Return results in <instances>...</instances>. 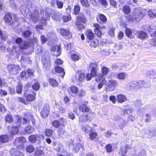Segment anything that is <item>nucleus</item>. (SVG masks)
<instances>
[{
    "instance_id": "nucleus-1",
    "label": "nucleus",
    "mask_w": 156,
    "mask_h": 156,
    "mask_svg": "<svg viewBox=\"0 0 156 156\" xmlns=\"http://www.w3.org/2000/svg\"><path fill=\"white\" fill-rule=\"evenodd\" d=\"M141 10H134L130 15L125 16L129 21H139L144 17V15L141 12Z\"/></svg>"
},
{
    "instance_id": "nucleus-2",
    "label": "nucleus",
    "mask_w": 156,
    "mask_h": 156,
    "mask_svg": "<svg viewBox=\"0 0 156 156\" xmlns=\"http://www.w3.org/2000/svg\"><path fill=\"white\" fill-rule=\"evenodd\" d=\"M105 85L107 91H112L115 89V87L118 85V83L116 80H109L107 82L105 81Z\"/></svg>"
},
{
    "instance_id": "nucleus-3",
    "label": "nucleus",
    "mask_w": 156,
    "mask_h": 156,
    "mask_svg": "<svg viewBox=\"0 0 156 156\" xmlns=\"http://www.w3.org/2000/svg\"><path fill=\"white\" fill-rule=\"evenodd\" d=\"M7 69L13 75H16L21 70L20 66L18 65H10L7 66Z\"/></svg>"
},
{
    "instance_id": "nucleus-4",
    "label": "nucleus",
    "mask_w": 156,
    "mask_h": 156,
    "mask_svg": "<svg viewBox=\"0 0 156 156\" xmlns=\"http://www.w3.org/2000/svg\"><path fill=\"white\" fill-rule=\"evenodd\" d=\"M113 120L117 122L120 129H122L126 125V122L122 118L118 115H115L114 117Z\"/></svg>"
},
{
    "instance_id": "nucleus-5",
    "label": "nucleus",
    "mask_w": 156,
    "mask_h": 156,
    "mask_svg": "<svg viewBox=\"0 0 156 156\" xmlns=\"http://www.w3.org/2000/svg\"><path fill=\"white\" fill-rule=\"evenodd\" d=\"M30 12L31 16L29 14V16L27 17V15L26 18H28L29 19L31 18L34 23L38 22L39 20V14L38 10H32Z\"/></svg>"
},
{
    "instance_id": "nucleus-6",
    "label": "nucleus",
    "mask_w": 156,
    "mask_h": 156,
    "mask_svg": "<svg viewBox=\"0 0 156 156\" xmlns=\"http://www.w3.org/2000/svg\"><path fill=\"white\" fill-rule=\"evenodd\" d=\"M50 111L49 106L48 104H45L44 105L43 110L41 112V116L44 118L47 117Z\"/></svg>"
},
{
    "instance_id": "nucleus-7",
    "label": "nucleus",
    "mask_w": 156,
    "mask_h": 156,
    "mask_svg": "<svg viewBox=\"0 0 156 156\" xmlns=\"http://www.w3.org/2000/svg\"><path fill=\"white\" fill-rule=\"evenodd\" d=\"M13 48L10 54L12 55H15L16 58H19L20 56V52L22 51L18 47L13 46Z\"/></svg>"
},
{
    "instance_id": "nucleus-8",
    "label": "nucleus",
    "mask_w": 156,
    "mask_h": 156,
    "mask_svg": "<svg viewBox=\"0 0 156 156\" xmlns=\"http://www.w3.org/2000/svg\"><path fill=\"white\" fill-rule=\"evenodd\" d=\"M13 48L10 54L12 55H15L16 58H19L20 56V52L22 51L18 47L13 46Z\"/></svg>"
},
{
    "instance_id": "nucleus-9",
    "label": "nucleus",
    "mask_w": 156,
    "mask_h": 156,
    "mask_svg": "<svg viewBox=\"0 0 156 156\" xmlns=\"http://www.w3.org/2000/svg\"><path fill=\"white\" fill-rule=\"evenodd\" d=\"M149 126L146 127L141 129L140 130L139 133L140 136L141 137L144 138L145 136L147 137V135L149 133Z\"/></svg>"
},
{
    "instance_id": "nucleus-10",
    "label": "nucleus",
    "mask_w": 156,
    "mask_h": 156,
    "mask_svg": "<svg viewBox=\"0 0 156 156\" xmlns=\"http://www.w3.org/2000/svg\"><path fill=\"white\" fill-rule=\"evenodd\" d=\"M59 32L62 35L66 38H70L71 36L70 33L68 30L61 28L59 29Z\"/></svg>"
},
{
    "instance_id": "nucleus-11",
    "label": "nucleus",
    "mask_w": 156,
    "mask_h": 156,
    "mask_svg": "<svg viewBox=\"0 0 156 156\" xmlns=\"http://www.w3.org/2000/svg\"><path fill=\"white\" fill-rule=\"evenodd\" d=\"M97 64L94 63H90L89 65V67L91 70V75L95 76L97 72Z\"/></svg>"
},
{
    "instance_id": "nucleus-12",
    "label": "nucleus",
    "mask_w": 156,
    "mask_h": 156,
    "mask_svg": "<svg viewBox=\"0 0 156 156\" xmlns=\"http://www.w3.org/2000/svg\"><path fill=\"white\" fill-rule=\"evenodd\" d=\"M156 135V128L154 126L149 127V133L147 135V138H151Z\"/></svg>"
},
{
    "instance_id": "nucleus-13",
    "label": "nucleus",
    "mask_w": 156,
    "mask_h": 156,
    "mask_svg": "<svg viewBox=\"0 0 156 156\" xmlns=\"http://www.w3.org/2000/svg\"><path fill=\"white\" fill-rule=\"evenodd\" d=\"M135 34L138 38L142 39H145L147 37V34L144 31L141 30L137 31Z\"/></svg>"
},
{
    "instance_id": "nucleus-14",
    "label": "nucleus",
    "mask_w": 156,
    "mask_h": 156,
    "mask_svg": "<svg viewBox=\"0 0 156 156\" xmlns=\"http://www.w3.org/2000/svg\"><path fill=\"white\" fill-rule=\"evenodd\" d=\"M51 50L52 51H56L57 54H55V55L56 57L59 56L61 54V48L59 45H53L51 47Z\"/></svg>"
},
{
    "instance_id": "nucleus-15",
    "label": "nucleus",
    "mask_w": 156,
    "mask_h": 156,
    "mask_svg": "<svg viewBox=\"0 0 156 156\" xmlns=\"http://www.w3.org/2000/svg\"><path fill=\"white\" fill-rule=\"evenodd\" d=\"M130 148V147L128 145H125L122 146L120 148V152L122 156H125L127 152V149Z\"/></svg>"
},
{
    "instance_id": "nucleus-16",
    "label": "nucleus",
    "mask_w": 156,
    "mask_h": 156,
    "mask_svg": "<svg viewBox=\"0 0 156 156\" xmlns=\"http://www.w3.org/2000/svg\"><path fill=\"white\" fill-rule=\"evenodd\" d=\"M87 21L86 17L82 14H80L77 18L76 22H79L81 23H85Z\"/></svg>"
},
{
    "instance_id": "nucleus-17",
    "label": "nucleus",
    "mask_w": 156,
    "mask_h": 156,
    "mask_svg": "<svg viewBox=\"0 0 156 156\" xmlns=\"http://www.w3.org/2000/svg\"><path fill=\"white\" fill-rule=\"evenodd\" d=\"M89 119L87 115L83 114L80 115L79 118V121L80 122H88Z\"/></svg>"
},
{
    "instance_id": "nucleus-18",
    "label": "nucleus",
    "mask_w": 156,
    "mask_h": 156,
    "mask_svg": "<svg viewBox=\"0 0 156 156\" xmlns=\"http://www.w3.org/2000/svg\"><path fill=\"white\" fill-rule=\"evenodd\" d=\"M51 16L52 19L56 21H58L59 20L60 16L59 14L57 13L54 11V10L51 11V13H50L48 16Z\"/></svg>"
},
{
    "instance_id": "nucleus-19",
    "label": "nucleus",
    "mask_w": 156,
    "mask_h": 156,
    "mask_svg": "<svg viewBox=\"0 0 156 156\" xmlns=\"http://www.w3.org/2000/svg\"><path fill=\"white\" fill-rule=\"evenodd\" d=\"M34 95L31 94H27L25 97L26 100L29 101H34L35 99L36 96V93L34 92Z\"/></svg>"
},
{
    "instance_id": "nucleus-20",
    "label": "nucleus",
    "mask_w": 156,
    "mask_h": 156,
    "mask_svg": "<svg viewBox=\"0 0 156 156\" xmlns=\"http://www.w3.org/2000/svg\"><path fill=\"white\" fill-rule=\"evenodd\" d=\"M26 142V139L24 137H21L16 138L15 141V143L16 144H22Z\"/></svg>"
},
{
    "instance_id": "nucleus-21",
    "label": "nucleus",
    "mask_w": 156,
    "mask_h": 156,
    "mask_svg": "<svg viewBox=\"0 0 156 156\" xmlns=\"http://www.w3.org/2000/svg\"><path fill=\"white\" fill-rule=\"evenodd\" d=\"M79 110L82 112H87L89 111V108L85 104H82L79 107Z\"/></svg>"
},
{
    "instance_id": "nucleus-22",
    "label": "nucleus",
    "mask_w": 156,
    "mask_h": 156,
    "mask_svg": "<svg viewBox=\"0 0 156 156\" xmlns=\"http://www.w3.org/2000/svg\"><path fill=\"white\" fill-rule=\"evenodd\" d=\"M85 35L87 38L89 40H92L94 37V34L91 30H87L86 31Z\"/></svg>"
},
{
    "instance_id": "nucleus-23",
    "label": "nucleus",
    "mask_w": 156,
    "mask_h": 156,
    "mask_svg": "<svg viewBox=\"0 0 156 156\" xmlns=\"http://www.w3.org/2000/svg\"><path fill=\"white\" fill-rule=\"evenodd\" d=\"M29 45V43L26 41H23L21 42V43L19 44V48L22 51V49H25L27 48Z\"/></svg>"
},
{
    "instance_id": "nucleus-24",
    "label": "nucleus",
    "mask_w": 156,
    "mask_h": 156,
    "mask_svg": "<svg viewBox=\"0 0 156 156\" xmlns=\"http://www.w3.org/2000/svg\"><path fill=\"white\" fill-rule=\"evenodd\" d=\"M9 139V136L7 134L1 135L0 136L1 141L3 143L7 142Z\"/></svg>"
},
{
    "instance_id": "nucleus-25",
    "label": "nucleus",
    "mask_w": 156,
    "mask_h": 156,
    "mask_svg": "<svg viewBox=\"0 0 156 156\" xmlns=\"http://www.w3.org/2000/svg\"><path fill=\"white\" fill-rule=\"evenodd\" d=\"M27 121L26 119L24 117L19 116L17 118V123L19 124L18 125L19 126L21 124H22L23 125L24 124L27 122Z\"/></svg>"
},
{
    "instance_id": "nucleus-26",
    "label": "nucleus",
    "mask_w": 156,
    "mask_h": 156,
    "mask_svg": "<svg viewBox=\"0 0 156 156\" xmlns=\"http://www.w3.org/2000/svg\"><path fill=\"white\" fill-rule=\"evenodd\" d=\"M42 63L43 64L44 67L46 69L48 70L50 69V62L49 60H46L45 59L43 61Z\"/></svg>"
},
{
    "instance_id": "nucleus-27",
    "label": "nucleus",
    "mask_w": 156,
    "mask_h": 156,
    "mask_svg": "<svg viewBox=\"0 0 156 156\" xmlns=\"http://www.w3.org/2000/svg\"><path fill=\"white\" fill-rule=\"evenodd\" d=\"M76 77L80 81L83 80L85 78V74L80 72H77L76 74Z\"/></svg>"
},
{
    "instance_id": "nucleus-28",
    "label": "nucleus",
    "mask_w": 156,
    "mask_h": 156,
    "mask_svg": "<svg viewBox=\"0 0 156 156\" xmlns=\"http://www.w3.org/2000/svg\"><path fill=\"white\" fill-rule=\"evenodd\" d=\"M117 99L118 101L120 103H122L126 101L127 99L126 97L122 94H120L118 95Z\"/></svg>"
},
{
    "instance_id": "nucleus-29",
    "label": "nucleus",
    "mask_w": 156,
    "mask_h": 156,
    "mask_svg": "<svg viewBox=\"0 0 156 156\" xmlns=\"http://www.w3.org/2000/svg\"><path fill=\"white\" fill-rule=\"evenodd\" d=\"M19 126V125H17L16 126H13L12 127L10 132L12 135H15L18 133L19 131L18 127Z\"/></svg>"
},
{
    "instance_id": "nucleus-30",
    "label": "nucleus",
    "mask_w": 156,
    "mask_h": 156,
    "mask_svg": "<svg viewBox=\"0 0 156 156\" xmlns=\"http://www.w3.org/2000/svg\"><path fill=\"white\" fill-rule=\"evenodd\" d=\"M37 135H32L30 136L29 137V140L31 143H35L37 141Z\"/></svg>"
},
{
    "instance_id": "nucleus-31",
    "label": "nucleus",
    "mask_w": 156,
    "mask_h": 156,
    "mask_svg": "<svg viewBox=\"0 0 156 156\" xmlns=\"http://www.w3.org/2000/svg\"><path fill=\"white\" fill-rule=\"evenodd\" d=\"M55 70L56 72L58 73H62V75L61 76L62 77L64 76L65 73L64 70V69L61 67L58 66L55 67Z\"/></svg>"
},
{
    "instance_id": "nucleus-32",
    "label": "nucleus",
    "mask_w": 156,
    "mask_h": 156,
    "mask_svg": "<svg viewBox=\"0 0 156 156\" xmlns=\"http://www.w3.org/2000/svg\"><path fill=\"white\" fill-rule=\"evenodd\" d=\"M12 20V16L10 13L6 14L4 17V20L5 22L9 23Z\"/></svg>"
},
{
    "instance_id": "nucleus-33",
    "label": "nucleus",
    "mask_w": 156,
    "mask_h": 156,
    "mask_svg": "<svg viewBox=\"0 0 156 156\" xmlns=\"http://www.w3.org/2000/svg\"><path fill=\"white\" fill-rule=\"evenodd\" d=\"M95 80L96 81H99L100 80L102 81L104 80L105 81V78L101 74L98 73L95 76Z\"/></svg>"
},
{
    "instance_id": "nucleus-34",
    "label": "nucleus",
    "mask_w": 156,
    "mask_h": 156,
    "mask_svg": "<svg viewBox=\"0 0 156 156\" xmlns=\"http://www.w3.org/2000/svg\"><path fill=\"white\" fill-rule=\"evenodd\" d=\"M126 76V74L123 72L120 73H118L117 75V78L120 80H124Z\"/></svg>"
},
{
    "instance_id": "nucleus-35",
    "label": "nucleus",
    "mask_w": 156,
    "mask_h": 156,
    "mask_svg": "<svg viewBox=\"0 0 156 156\" xmlns=\"http://www.w3.org/2000/svg\"><path fill=\"white\" fill-rule=\"evenodd\" d=\"M148 16L150 18H156V10H148Z\"/></svg>"
},
{
    "instance_id": "nucleus-36",
    "label": "nucleus",
    "mask_w": 156,
    "mask_h": 156,
    "mask_svg": "<svg viewBox=\"0 0 156 156\" xmlns=\"http://www.w3.org/2000/svg\"><path fill=\"white\" fill-rule=\"evenodd\" d=\"M70 90L73 94H75L77 93L78 89L77 87L73 86L70 87Z\"/></svg>"
},
{
    "instance_id": "nucleus-37",
    "label": "nucleus",
    "mask_w": 156,
    "mask_h": 156,
    "mask_svg": "<svg viewBox=\"0 0 156 156\" xmlns=\"http://www.w3.org/2000/svg\"><path fill=\"white\" fill-rule=\"evenodd\" d=\"M126 36L129 38H133L134 36L132 35L131 30L129 28H126Z\"/></svg>"
},
{
    "instance_id": "nucleus-38",
    "label": "nucleus",
    "mask_w": 156,
    "mask_h": 156,
    "mask_svg": "<svg viewBox=\"0 0 156 156\" xmlns=\"http://www.w3.org/2000/svg\"><path fill=\"white\" fill-rule=\"evenodd\" d=\"M20 76L21 77L24 78L25 79H27L29 77H30L27 72L25 71H22L20 74Z\"/></svg>"
},
{
    "instance_id": "nucleus-39",
    "label": "nucleus",
    "mask_w": 156,
    "mask_h": 156,
    "mask_svg": "<svg viewBox=\"0 0 156 156\" xmlns=\"http://www.w3.org/2000/svg\"><path fill=\"white\" fill-rule=\"evenodd\" d=\"M32 34V32L30 30H25L23 32V35L24 37L27 38L30 37Z\"/></svg>"
},
{
    "instance_id": "nucleus-40",
    "label": "nucleus",
    "mask_w": 156,
    "mask_h": 156,
    "mask_svg": "<svg viewBox=\"0 0 156 156\" xmlns=\"http://www.w3.org/2000/svg\"><path fill=\"white\" fill-rule=\"evenodd\" d=\"M145 116L146 117L144 119L145 122L147 123L151 121V114L150 113H146L145 115Z\"/></svg>"
},
{
    "instance_id": "nucleus-41",
    "label": "nucleus",
    "mask_w": 156,
    "mask_h": 156,
    "mask_svg": "<svg viewBox=\"0 0 156 156\" xmlns=\"http://www.w3.org/2000/svg\"><path fill=\"white\" fill-rule=\"evenodd\" d=\"M76 24L77 29L79 30H82L85 27L84 26L83 24V23H80L79 22H76Z\"/></svg>"
},
{
    "instance_id": "nucleus-42",
    "label": "nucleus",
    "mask_w": 156,
    "mask_h": 156,
    "mask_svg": "<svg viewBox=\"0 0 156 156\" xmlns=\"http://www.w3.org/2000/svg\"><path fill=\"white\" fill-rule=\"evenodd\" d=\"M34 150V148L33 146L31 145L28 146L26 148V151L29 153L33 152Z\"/></svg>"
},
{
    "instance_id": "nucleus-43",
    "label": "nucleus",
    "mask_w": 156,
    "mask_h": 156,
    "mask_svg": "<svg viewBox=\"0 0 156 156\" xmlns=\"http://www.w3.org/2000/svg\"><path fill=\"white\" fill-rule=\"evenodd\" d=\"M49 81L51 85L53 87L57 86L58 85V83L54 79H50Z\"/></svg>"
},
{
    "instance_id": "nucleus-44",
    "label": "nucleus",
    "mask_w": 156,
    "mask_h": 156,
    "mask_svg": "<svg viewBox=\"0 0 156 156\" xmlns=\"http://www.w3.org/2000/svg\"><path fill=\"white\" fill-rule=\"evenodd\" d=\"M25 130L26 133L30 134L33 131V129L31 126H29L26 127Z\"/></svg>"
},
{
    "instance_id": "nucleus-45",
    "label": "nucleus",
    "mask_w": 156,
    "mask_h": 156,
    "mask_svg": "<svg viewBox=\"0 0 156 156\" xmlns=\"http://www.w3.org/2000/svg\"><path fill=\"white\" fill-rule=\"evenodd\" d=\"M22 89V84L20 83H19L16 87V92L19 94H21Z\"/></svg>"
},
{
    "instance_id": "nucleus-46",
    "label": "nucleus",
    "mask_w": 156,
    "mask_h": 156,
    "mask_svg": "<svg viewBox=\"0 0 156 156\" xmlns=\"http://www.w3.org/2000/svg\"><path fill=\"white\" fill-rule=\"evenodd\" d=\"M5 120L6 122L9 123L12 122L13 121L12 116L10 115H7L5 116Z\"/></svg>"
},
{
    "instance_id": "nucleus-47",
    "label": "nucleus",
    "mask_w": 156,
    "mask_h": 156,
    "mask_svg": "<svg viewBox=\"0 0 156 156\" xmlns=\"http://www.w3.org/2000/svg\"><path fill=\"white\" fill-rule=\"evenodd\" d=\"M32 87L34 90L37 91L40 88L39 84L37 82H36L32 85Z\"/></svg>"
},
{
    "instance_id": "nucleus-48",
    "label": "nucleus",
    "mask_w": 156,
    "mask_h": 156,
    "mask_svg": "<svg viewBox=\"0 0 156 156\" xmlns=\"http://www.w3.org/2000/svg\"><path fill=\"white\" fill-rule=\"evenodd\" d=\"M101 71L103 75H106L109 71V69L106 67H104L102 68Z\"/></svg>"
},
{
    "instance_id": "nucleus-49",
    "label": "nucleus",
    "mask_w": 156,
    "mask_h": 156,
    "mask_svg": "<svg viewBox=\"0 0 156 156\" xmlns=\"http://www.w3.org/2000/svg\"><path fill=\"white\" fill-rule=\"evenodd\" d=\"M105 148L108 152L110 153L113 151L112 146L110 144H108L105 146Z\"/></svg>"
},
{
    "instance_id": "nucleus-50",
    "label": "nucleus",
    "mask_w": 156,
    "mask_h": 156,
    "mask_svg": "<svg viewBox=\"0 0 156 156\" xmlns=\"http://www.w3.org/2000/svg\"><path fill=\"white\" fill-rule=\"evenodd\" d=\"M99 18L101 21L104 23H106L107 21L106 17L102 14H100L99 15Z\"/></svg>"
},
{
    "instance_id": "nucleus-51",
    "label": "nucleus",
    "mask_w": 156,
    "mask_h": 156,
    "mask_svg": "<svg viewBox=\"0 0 156 156\" xmlns=\"http://www.w3.org/2000/svg\"><path fill=\"white\" fill-rule=\"evenodd\" d=\"M52 125L55 127L57 128L60 125V123L57 120L53 121L51 123Z\"/></svg>"
},
{
    "instance_id": "nucleus-52",
    "label": "nucleus",
    "mask_w": 156,
    "mask_h": 156,
    "mask_svg": "<svg viewBox=\"0 0 156 156\" xmlns=\"http://www.w3.org/2000/svg\"><path fill=\"white\" fill-rule=\"evenodd\" d=\"M81 3L83 5L86 7H88L89 6L87 0H81Z\"/></svg>"
},
{
    "instance_id": "nucleus-53",
    "label": "nucleus",
    "mask_w": 156,
    "mask_h": 156,
    "mask_svg": "<svg viewBox=\"0 0 156 156\" xmlns=\"http://www.w3.org/2000/svg\"><path fill=\"white\" fill-rule=\"evenodd\" d=\"M82 129L83 130L87 132V133H88L91 130V127L88 126H87V127L85 126H83L82 127Z\"/></svg>"
},
{
    "instance_id": "nucleus-54",
    "label": "nucleus",
    "mask_w": 156,
    "mask_h": 156,
    "mask_svg": "<svg viewBox=\"0 0 156 156\" xmlns=\"http://www.w3.org/2000/svg\"><path fill=\"white\" fill-rule=\"evenodd\" d=\"M72 59L74 61H77L79 59V57L77 54H73L71 55Z\"/></svg>"
},
{
    "instance_id": "nucleus-55",
    "label": "nucleus",
    "mask_w": 156,
    "mask_h": 156,
    "mask_svg": "<svg viewBox=\"0 0 156 156\" xmlns=\"http://www.w3.org/2000/svg\"><path fill=\"white\" fill-rule=\"evenodd\" d=\"M97 134L95 132H92L89 134L90 138L91 140H94L96 138Z\"/></svg>"
},
{
    "instance_id": "nucleus-56",
    "label": "nucleus",
    "mask_w": 156,
    "mask_h": 156,
    "mask_svg": "<svg viewBox=\"0 0 156 156\" xmlns=\"http://www.w3.org/2000/svg\"><path fill=\"white\" fill-rule=\"evenodd\" d=\"M35 154L37 156H41L43 154L44 152L42 150L37 149L36 151Z\"/></svg>"
},
{
    "instance_id": "nucleus-57",
    "label": "nucleus",
    "mask_w": 156,
    "mask_h": 156,
    "mask_svg": "<svg viewBox=\"0 0 156 156\" xmlns=\"http://www.w3.org/2000/svg\"><path fill=\"white\" fill-rule=\"evenodd\" d=\"M56 4L59 9H61L62 8L63 3L62 2L59 1L58 0H56Z\"/></svg>"
},
{
    "instance_id": "nucleus-58",
    "label": "nucleus",
    "mask_w": 156,
    "mask_h": 156,
    "mask_svg": "<svg viewBox=\"0 0 156 156\" xmlns=\"http://www.w3.org/2000/svg\"><path fill=\"white\" fill-rule=\"evenodd\" d=\"M122 44L121 43L115 46V48L118 50L122 49Z\"/></svg>"
},
{
    "instance_id": "nucleus-59",
    "label": "nucleus",
    "mask_w": 156,
    "mask_h": 156,
    "mask_svg": "<svg viewBox=\"0 0 156 156\" xmlns=\"http://www.w3.org/2000/svg\"><path fill=\"white\" fill-rule=\"evenodd\" d=\"M135 105L138 107H140L142 105V101L141 100H137L135 102Z\"/></svg>"
},
{
    "instance_id": "nucleus-60",
    "label": "nucleus",
    "mask_w": 156,
    "mask_h": 156,
    "mask_svg": "<svg viewBox=\"0 0 156 156\" xmlns=\"http://www.w3.org/2000/svg\"><path fill=\"white\" fill-rule=\"evenodd\" d=\"M58 112L61 113H63L66 112V110L63 107L59 106L58 107Z\"/></svg>"
},
{
    "instance_id": "nucleus-61",
    "label": "nucleus",
    "mask_w": 156,
    "mask_h": 156,
    "mask_svg": "<svg viewBox=\"0 0 156 156\" xmlns=\"http://www.w3.org/2000/svg\"><path fill=\"white\" fill-rule=\"evenodd\" d=\"M76 146L77 147L76 148V147H74V149L75 151V152L78 151L79 150L80 148H83V146L80 143L77 144Z\"/></svg>"
},
{
    "instance_id": "nucleus-62",
    "label": "nucleus",
    "mask_w": 156,
    "mask_h": 156,
    "mask_svg": "<svg viewBox=\"0 0 156 156\" xmlns=\"http://www.w3.org/2000/svg\"><path fill=\"white\" fill-rule=\"evenodd\" d=\"M63 19L64 22H66L69 21L71 19L70 15L64 16L63 17Z\"/></svg>"
},
{
    "instance_id": "nucleus-63",
    "label": "nucleus",
    "mask_w": 156,
    "mask_h": 156,
    "mask_svg": "<svg viewBox=\"0 0 156 156\" xmlns=\"http://www.w3.org/2000/svg\"><path fill=\"white\" fill-rule=\"evenodd\" d=\"M145 151L144 150H143L141 151L138 154V155L134 154H133L132 156H145Z\"/></svg>"
},
{
    "instance_id": "nucleus-64",
    "label": "nucleus",
    "mask_w": 156,
    "mask_h": 156,
    "mask_svg": "<svg viewBox=\"0 0 156 156\" xmlns=\"http://www.w3.org/2000/svg\"><path fill=\"white\" fill-rule=\"evenodd\" d=\"M52 130L50 129H47L45 131V134L46 136H49L52 134Z\"/></svg>"
}]
</instances>
